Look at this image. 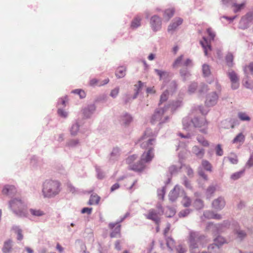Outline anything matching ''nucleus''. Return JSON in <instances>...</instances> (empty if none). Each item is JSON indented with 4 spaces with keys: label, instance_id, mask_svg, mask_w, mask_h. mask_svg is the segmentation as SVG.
<instances>
[{
    "label": "nucleus",
    "instance_id": "9d476101",
    "mask_svg": "<svg viewBox=\"0 0 253 253\" xmlns=\"http://www.w3.org/2000/svg\"><path fill=\"white\" fill-rule=\"evenodd\" d=\"M228 76L231 82V87L233 89H236L239 86V78L237 74L233 71H229L228 73Z\"/></svg>",
    "mask_w": 253,
    "mask_h": 253
},
{
    "label": "nucleus",
    "instance_id": "9b49d317",
    "mask_svg": "<svg viewBox=\"0 0 253 253\" xmlns=\"http://www.w3.org/2000/svg\"><path fill=\"white\" fill-rule=\"evenodd\" d=\"M150 25L154 31L160 30L161 28V18L156 15L152 16L150 20Z\"/></svg>",
    "mask_w": 253,
    "mask_h": 253
},
{
    "label": "nucleus",
    "instance_id": "f257e3e1",
    "mask_svg": "<svg viewBox=\"0 0 253 253\" xmlns=\"http://www.w3.org/2000/svg\"><path fill=\"white\" fill-rule=\"evenodd\" d=\"M155 139L151 138L145 132L144 135L139 139L140 147L142 149H146L141 156L140 162L145 165L146 163H149L154 157V142Z\"/></svg>",
    "mask_w": 253,
    "mask_h": 253
},
{
    "label": "nucleus",
    "instance_id": "4be33fe9",
    "mask_svg": "<svg viewBox=\"0 0 253 253\" xmlns=\"http://www.w3.org/2000/svg\"><path fill=\"white\" fill-rule=\"evenodd\" d=\"M109 81V79L104 80L102 82L99 83V81L96 79H92L89 81V85L90 86L99 85L101 86L107 84Z\"/></svg>",
    "mask_w": 253,
    "mask_h": 253
},
{
    "label": "nucleus",
    "instance_id": "3c124183",
    "mask_svg": "<svg viewBox=\"0 0 253 253\" xmlns=\"http://www.w3.org/2000/svg\"><path fill=\"white\" fill-rule=\"evenodd\" d=\"M197 87L196 83H192L189 87L188 91L190 93L194 92Z\"/></svg>",
    "mask_w": 253,
    "mask_h": 253
},
{
    "label": "nucleus",
    "instance_id": "e433bc0d",
    "mask_svg": "<svg viewBox=\"0 0 253 253\" xmlns=\"http://www.w3.org/2000/svg\"><path fill=\"white\" fill-rule=\"evenodd\" d=\"M183 56L182 55L177 57L173 63L172 67L173 68H177L182 65V60L183 59Z\"/></svg>",
    "mask_w": 253,
    "mask_h": 253
},
{
    "label": "nucleus",
    "instance_id": "bf43d9fd",
    "mask_svg": "<svg viewBox=\"0 0 253 253\" xmlns=\"http://www.w3.org/2000/svg\"><path fill=\"white\" fill-rule=\"evenodd\" d=\"M229 160L233 164H236L238 163V159L237 156H234L233 158L229 157Z\"/></svg>",
    "mask_w": 253,
    "mask_h": 253
},
{
    "label": "nucleus",
    "instance_id": "052dcab7",
    "mask_svg": "<svg viewBox=\"0 0 253 253\" xmlns=\"http://www.w3.org/2000/svg\"><path fill=\"white\" fill-rule=\"evenodd\" d=\"M238 237L241 239H243L246 236V234L242 231H237Z\"/></svg>",
    "mask_w": 253,
    "mask_h": 253
},
{
    "label": "nucleus",
    "instance_id": "79ce46f5",
    "mask_svg": "<svg viewBox=\"0 0 253 253\" xmlns=\"http://www.w3.org/2000/svg\"><path fill=\"white\" fill-rule=\"evenodd\" d=\"M207 31L210 37V41H213L215 37V34L214 31L211 28L207 29Z\"/></svg>",
    "mask_w": 253,
    "mask_h": 253
},
{
    "label": "nucleus",
    "instance_id": "423d86ee",
    "mask_svg": "<svg viewBox=\"0 0 253 253\" xmlns=\"http://www.w3.org/2000/svg\"><path fill=\"white\" fill-rule=\"evenodd\" d=\"M253 21V9L249 11L242 17L240 21V26L242 29H246L249 24Z\"/></svg>",
    "mask_w": 253,
    "mask_h": 253
},
{
    "label": "nucleus",
    "instance_id": "f3484780",
    "mask_svg": "<svg viewBox=\"0 0 253 253\" xmlns=\"http://www.w3.org/2000/svg\"><path fill=\"white\" fill-rule=\"evenodd\" d=\"M246 4V1H244L241 3L238 4L236 2V0H235L234 2L233 3L231 7L233 8V10L234 13H237L240 11L241 10L243 9Z\"/></svg>",
    "mask_w": 253,
    "mask_h": 253
},
{
    "label": "nucleus",
    "instance_id": "603ef678",
    "mask_svg": "<svg viewBox=\"0 0 253 253\" xmlns=\"http://www.w3.org/2000/svg\"><path fill=\"white\" fill-rule=\"evenodd\" d=\"M16 233L17 234V240L19 241H21L23 238V236L22 233L21 229H17V230L16 231Z\"/></svg>",
    "mask_w": 253,
    "mask_h": 253
},
{
    "label": "nucleus",
    "instance_id": "1a4fd4ad",
    "mask_svg": "<svg viewBox=\"0 0 253 253\" xmlns=\"http://www.w3.org/2000/svg\"><path fill=\"white\" fill-rule=\"evenodd\" d=\"M165 111V110L164 108L157 109L151 118V123L154 124L157 122H159L160 124L163 123L164 121L162 120V118Z\"/></svg>",
    "mask_w": 253,
    "mask_h": 253
},
{
    "label": "nucleus",
    "instance_id": "6ab92c4d",
    "mask_svg": "<svg viewBox=\"0 0 253 253\" xmlns=\"http://www.w3.org/2000/svg\"><path fill=\"white\" fill-rule=\"evenodd\" d=\"M16 192V188L13 185H6L2 190L3 194L11 195Z\"/></svg>",
    "mask_w": 253,
    "mask_h": 253
},
{
    "label": "nucleus",
    "instance_id": "864d4df0",
    "mask_svg": "<svg viewBox=\"0 0 253 253\" xmlns=\"http://www.w3.org/2000/svg\"><path fill=\"white\" fill-rule=\"evenodd\" d=\"M235 0H222V4L225 5H230L231 6L232 5L233 3Z\"/></svg>",
    "mask_w": 253,
    "mask_h": 253
},
{
    "label": "nucleus",
    "instance_id": "39448f33",
    "mask_svg": "<svg viewBox=\"0 0 253 253\" xmlns=\"http://www.w3.org/2000/svg\"><path fill=\"white\" fill-rule=\"evenodd\" d=\"M201 237H199L196 233H191L189 238L190 248L191 253H198L199 250L197 246V243L202 240Z\"/></svg>",
    "mask_w": 253,
    "mask_h": 253
},
{
    "label": "nucleus",
    "instance_id": "f704fd0d",
    "mask_svg": "<svg viewBox=\"0 0 253 253\" xmlns=\"http://www.w3.org/2000/svg\"><path fill=\"white\" fill-rule=\"evenodd\" d=\"M169 92L168 90H165L163 92L160 96L159 105L166 101L169 97Z\"/></svg>",
    "mask_w": 253,
    "mask_h": 253
},
{
    "label": "nucleus",
    "instance_id": "7ed1b4c3",
    "mask_svg": "<svg viewBox=\"0 0 253 253\" xmlns=\"http://www.w3.org/2000/svg\"><path fill=\"white\" fill-rule=\"evenodd\" d=\"M60 183L58 181L47 180L43 184L42 193L44 197H51L60 192Z\"/></svg>",
    "mask_w": 253,
    "mask_h": 253
},
{
    "label": "nucleus",
    "instance_id": "412c9836",
    "mask_svg": "<svg viewBox=\"0 0 253 253\" xmlns=\"http://www.w3.org/2000/svg\"><path fill=\"white\" fill-rule=\"evenodd\" d=\"M204 41H201L200 43L204 49V52L206 55H208V50H211V43L205 38H203Z\"/></svg>",
    "mask_w": 253,
    "mask_h": 253
},
{
    "label": "nucleus",
    "instance_id": "7c9ffc66",
    "mask_svg": "<svg viewBox=\"0 0 253 253\" xmlns=\"http://www.w3.org/2000/svg\"><path fill=\"white\" fill-rule=\"evenodd\" d=\"M234 56L233 54L231 53H228L226 57H225V60L228 66L231 67H232L233 64V61Z\"/></svg>",
    "mask_w": 253,
    "mask_h": 253
},
{
    "label": "nucleus",
    "instance_id": "de8ad7c7",
    "mask_svg": "<svg viewBox=\"0 0 253 253\" xmlns=\"http://www.w3.org/2000/svg\"><path fill=\"white\" fill-rule=\"evenodd\" d=\"M216 154L217 155L221 156L223 154V151L221 148V146L220 144H218L216 147Z\"/></svg>",
    "mask_w": 253,
    "mask_h": 253
},
{
    "label": "nucleus",
    "instance_id": "bb28decb",
    "mask_svg": "<svg viewBox=\"0 0 253 253\" xmlns=\"http://www.w3.org/2000/svg\"><path fill=\"white\" fill-rule=\"evenodd\" d=\"M141 18L138 16L135 17L131 22V27L133 28H136L140 26Z\"/></svg>",
    "mask_w": 253,
    "mask_h": 253
},
{
    "label": "nucleus",
    "instance_id": "a19ab883",
    "mask_svg": "<svg viewBox=\"0 0 253 253\" xmlns=\"http://www.w3.org/2000/svg\"><path fill=\"white\" fill-rule=\"evenodd\" d=\"M167 245L169 249L172 248L174 246V241L173 239L170 237H168L166 238Z\"/></svg>",
    "mask_w": 253,
    "mask_h": 253
},
{
    "label": "nucleus",
    "instance_id": "774afa93",
    "mask_svg": "<svg viewBox=\"0 0 253 253\" xmlns=\"http://www.w3.org/2000/svg\"><path fill=\"white\" fill-rule=\"evenodd\" d=\"M120 187V185L118 183H115L111 188V191L113 192L114 191L118 189Z\"/></svg>",
    "mask_w": 253,
    "mask_h": 253
},
{
    "label": "nucleus",
    "instance_id": "c756f323",
    "mask_svg": "<svg viewBox=\"0 0 253 253\" xmlns=\"http://www.w3.org/2000/svg\"><path fill=\"white\" fill-rule=\"evenodd\" d=\"M132 120V117L127 114L122 116L121 121L124 125H127L129 124Z\"/></svg>",
    "mask_w": 253,
    "mask_h": 253
},
{
    "label": "nucleus",
    "instance_id": "69168bd1",
    "mask_svg": "<svg viewBox=\"0 0 253 253\" xmlns=\"http://www.w3.org/2000/svg\"><path fill=\"white\" fill-rule=\"evenodd\" d=\"M191 64H192V61L189 59H186V60L185 61H184L182 64V65L185 67L190 66Z\"/></svg>",
    "mask_w": 253,
    "mask_h": 253
},
{
    "label": "nucleus",
    "instance_id": "a878e982",
    "mask_svg": "<svg viewBox=\"0 0 253 253\" xmlns=\"http://www.w3.org/2000/svg\"><path fill=\"white\" fill-rule=\"evenodd\" d=\"M126 68L124 67H119L116 72V75L118 78H122L126 75Z\"/></svg>",
    "mask_w": 253,
    "mask_h": 253
},
{
    "label": "nucleus",
    "instance_id": "ddd939ff",
    "mask_svg": "<svg viewBox=\"0 0 253 253\" xmlns=\"http://www.w3.org/2000/svg\"><path fill=\"white\" fill-rule=\"evenodd\" d=\"M214 243L213 244L210 245L208 247V250L211 251V250L215 249L216 250H219V246L222 245L225 243V240L223 238L220 236L217 237L214 241Z\"/></svg>",
    "mask_w": 253,
    "mask_h": 253
},
{
    "label": "nucleus",
    "instance_id": "0eeeda50",
    "mask_svg": "<svg viewBox=\"0 0 253 253\" xmlns=\"http://www.w3.org/2000/svg\"><path fill=\"white\" fill-rule=\"evenodd\" d=\"M192 122L195 127H205V128L201 129V131L203 133H207V128L208 123L205 117L195 118L192 120Z\"/></svg>",
    "mask_w": 253,
    "mask_h": 253
},
{
    "label": "nucleus",
    "instance_id": "473e14b6",
    "mask_svg": "<svg viewBox=\"0 0 253 253\" xmlns=\"http://www.w3.org/2000/svg\"><path fill=\"white\" fill-rule=\"evenodd\" d=\"M174 10L173 8H169L165 10L164 17L169 20L174 14Z\"/></svg>",
    "mask_w": 253,
    "mask_h": 253
},
{
    "label": "nucleus",
    "instance_id": "20e7f679",
    "mask_svg": "<svg viewBox=\"0 0 253 253\" xmlns=\"http://www.w3.org/2000/svg\"><path fill=\"white\" fill-rule=\"evenodd\" d=\"M137 158V156L136 155H131L126 158V163L128 165L129 169L135 171H141L145 169L146 166L140 162V161L134 163Z\"/></svg>",
    "mask_w": 253,
    "mask_h": 253
},
{
    "label": "nucleus",
    "instance_id": "e2e57ef3",
    "mask_svg": "<svg viewBox=\"0 0 253 253\" xmlns=\"http://www.w3.org/2000/svg\"><path fill=\"white\" fill-rule=\"evenodd\" d=\"M170 228V225L169 223H168L167 227L165 229L164 231V235L165 237L167 236L168 233L169 232Z\"/></svg>",
    "mask_w": 253,
    "mask_h": 253
},
{
    "label": "nucleus",
    "instance_id": "b1692460",
    "mask_svg": "<svg viewBox=\"0 0 253 253\" xmlns=\"http://www.w3.org/2000/svg\"><path fill=\"white\" fill-rule=\"evenodd\" d=\"M245 140V136L243 133H239L232 140V143H243Z\"/></svg>",
    "mask_w": 253,
    "mask_h": 253
},
{
    "label": "nucleus",
    "instance_id": "c85d7f7f",
    "mask_svg": "<svg viewBox=\"0 0 253 253\" xmlns=\"http://www.w3.org/2000/svg\"><path fill=\"white\" fill-rule=\"evenodd\" d=\"M204 215L206 217L208 218L220 219L221 218L220 215L214 214L213 212L210 211H206Z\"/></svg>",
    "mask_w": 253,
    "mask_h": 253
},
{
    "label": "nucleus",
    "instance_id": "8fccbe9b",
    "mask_svg": "<svg viewBox=\"0 0 253 253\" xmlns=\"http://www.w3.org/2000/svg\"><path fill=\"white\" fill-rule=\"evenodd\" d=\"M155 71L157 74V75L159 76L160 79H161L164 76L167 75V72L159 70L158 69H155Z\"/></svg>",
    "mask_w": 253,
    "mask_h": 253
},
{
    "label": "nucleus",
    "instance_id": "ea45409f",
    "mask_svg": "<svg viewBox=\"0 0 253 253\" xmlns=\"http://www.w3.org/2000/svg\"><path fill=\"white\" fill-rule=\"evenodd\" d=\"M194 206L197 210L201 209L203 208V202L200 199L196 200L194 203Z\"/></svg>",
    "mask_w": 253,
    "mask_h": 253
},
{
    "label": "nucleus",
    "instance_id": "6e6552de",
    "mask_svg": "<svg viewBox=\"0 0 253 253\" xmlns=\"http://www.w3.org/2000/svg\"><path fill=\"white\" fill-rule=\"evenodd\" d=\"M108 227L111 230V237L115 238L120 236L121 225L119 222L110 223L109 224Z\"/></svg>",
    "mask_w": 253,
    "mask_h": 253
},
{
    "label": "nucleus",
    "instance_id": "37998d69",
    "mask_svg": "<svg viewBox=\"0 0 253 253\" xmlns=\"http://www.w3.org/2000/svg\"><path fill=\"white\" fill-rule=\"evenodd\" d=\"M79 129V126L78 124H76L73 125L71 128V133L72 135H75L77 134Z\"/></svg>",
    "mask_w": 253,
    "mask_h": 253
},
{
    "label": "nucleus",
    "instance_id": "5701e85b",
    "mask_svg": "<svg viewBox=\"0 0 253 253\" xmlns=\"http://www.w3.org/2000/svg\"><path fill=\"white\" fill-rule=\"evenodd\" d=\"M100 200V197L96 194H92L90 196L89 200L88 201V205H97Z\"/></svg>",
    "mask_w": 253,
    "mask_h": 253
},
{
    "label": "nucleus",
    "instance_id": "5fc2aeb1",
    "mask_svg": "<svg viewBox=\"0 0 253 253\" xmlns=\"http://www.w3.org/2000/svg\"><path fill=\"white\" fill-rule=\"evenodd\" d=\"M92 208H84L82 210V213H87L88 214H90L92 211Z\"/></svg>",
    "mask_w": 253,
    "mask_h": 253
},
{
    "label": "nucleus",
    "instance_id": "49530a36",
    "mask_svg": "<svg viewBox=\"0 0 253 253\" xmlns=\"http://www.w3.org/2000/svg\"><path fill=\"white\" fill-rule=\"evenodd\" d=\"M73 92L79 94L81 98H84L85 96V92L81 89H76L73 91Z\"/></svg>",
    "mask_w": 253,
    "mask_h": 253
},
{
    "label": "nucleus",
    "instance_id": "09e8293b",
    "mask_svg": "<svg viewBox=\"0 0 253 253\" xmlns=\"http://www.w3.org/2000/svg\"><path fill=\"white\" fill-rule=\"evenodd\" d=\"M183 204L184 207H189L191 204L190 199L187 196H185L183 200Z\"/></svg>",
    "mask_w": 253,
    "mask_h": 253
},
{
    "label": "nucleus",
    "instance_id": "72a5a7b5",
    "mask_svg": "<svg viewBox=\"0 0 253 253\" xmlns=\"http://www.w3.org/2000/svg\"><path fill=\"white\" fill-rule=\"evenodd\" d=\"M30 212L32 215L35 216H41L44 214L43 211L38 209H31L30 210Z\"/></svg>",
    "mask_w": 253,
    "mask_h": 253
},
{
    "label": "nucleus",
    "instance_id": "4d7b16f0",
    "mask_svg": "<svg viewBox=\"0 0 253 253\" xmlns=\"http://www.w3.org/2000/svg\"><path fill=\"white\" fill-rule=\"evenodd\" d=\"M119 89L118 88H116L112 90L110 95L112 97H116L119 93Z\"/></svg>",
    "mask_w": 253,
    "mask_h": 253
},
{
    "label": "nucleus",
    "instance_id": "cd10ccee",
    "mask_svg": "<svg viewBox=\"0 0 253 253\" xmlns=\"http://www.w3.org/2000/svg\"><path fill=\"white\" fill-rule=\"evenodd\" d=\"M197 140L198 142L204 147H208L210 145L209 141L202 136H198Z\"/></svg>",
    "mask_w": 253,
    "mask_h": 253
},
{
    "label": "nucleus",
    "instance_id": "c9c22d12",
    "mask_svg": "<svg viewBox=\"0 0 253 253\" xmlns=\"http://www.w3.org/2000/svg\"><path fill=\"white\" fill-rule=\"evenodd\" d=\"M244 72L247 76L249 74H253V63H251L244 68Z\"/></svg>",
    "mask_w": 253,
    "mask_h": 253
},
{
    "label": "nucleus",
    "instance_id": "a211bd4d",
    "mask_svg": "<svg viewBox=\"0 0 253 253\" xmlns=\"http://www.w3.org/2000/svg\"><path fill=\"white\" fill-rule=\"evenodd\" d=\"M12 249V242L11 240H8L4 242L2 252L3 253H9Z\"/></svg>",
    "mask_w": 253,
    "mask_h": 253
},
{
    "label": "nucleus",
    "instance_id": "338daca9",
    "mask_svg": "<svg viewBox=\"0 0 253 253\" xmlns=\"http://www.w3.org/2000/svg\"><path fill=\"white\" fill-rule=\"evenodd\" d=\"M186 172L189 176H192L193 174V171L190 167H186Z\"/></svg>",
    "mask_w": 253,
    "mask_h": 253
},
{
    "label": "nucleus",
    "instance_id": "c03bdc74",
    "mask_svg": "<svg viewBox=\"0 0 253 253\" xmlns=\"http://www.w3.org/2000/svg\"><path fill=\"white\" fill-rule=\"evenodd\" d=\"M143 85V83L141 81H139L138 82V84L135 85V87L136 88V92L135 93L134 96L133 97V99H134L136 97V96L138 94L139 91L141 89Z\"/></svg>",
    "mask_w": 253,
    "mask_h": 253
},
{
    "label": "nucleus",
    "instance_id": "aec40b11",
    "mask_svg": "<svg viewBox=\"0 0 253 253\" xmlns=\"http://www.w3.org/2000/svg\"><path fill=\"white\" fill-rule=\"evenodd\" d=\"M183 20L180 18H176L174 21L170 24L168 27V31H171L174 30L179 25H181Z\"/></svg>",
    "mask_w": 253,
    "mask_h": 253
},
{
    "label": "nucleus",
    "instance_id": "4c0bfd02",
    "mask_svg": "<svg viewBox=\"0 0 253 253\" xmlns=\"http://www.w3.org/2000/svg\"><path fill=\"white\" fill-rule=\"evenodd\" d=\"M238 117L239 118L243 121H249L251 120L250 117H249L247 114L244 112H239L238 113Z\"/></svg>",
    "mask_w": 253,
    "mask_h": 253
},
{
    "label": "nucleus",
    "instance_id": "dca6fc26",
    "mask_svg": "<svg viewBox=\"0 0 253 253\" xmlns=\"http://www.w3.org/2000/svg\"><path fill=\"white\" fill-rule=\"evenodd\" d=\"M224 206V200L221 197L215 200L212 203V207L216 210H221Z\"/></svg>",
    "mask_w": 253,
    "mask_h": 253
},
{
    "label": "nucleus",
    "instance_id": "393cba45",
    "mask_svg": "<svg viewBox=\"0 0 253 253\" xmlns=\"http://www.w3.org/2000/svg\"><path fill=\"white\" fill-rule=\"evenodd\" d=\"M192 150L193 153L198 157H200V158H202L204 156L205 154V151L203 149H200L197 146H194Z\"/></svg>",
    "mask_w": 253,
    "mask_h": 253
},
{
    "label": "nucleus",
    "instance_id": "680f3d73",
    "mask_svg": "<svg viewBox=\"0 0 253 253\" xmlns=\"http://www.w3.org/2000/svg\"><path fill=\"white\" fill-rule=\"evenodd\" d=\"M189 213V211L188 210H186L184 211H181L179 212V216L180 217H184L188 215Z\"/></svg>",
    "mask_w": 253,
    "mask_h": 253
},
{
    "label": "nucleus",
    "instance_id": "13d9d810",
    "mask_svg": "<svg viewBox=\"0 0 253 253\" xmlns=\"http://www.w3.org/2000/svg\"><path fill=\"white\" fill-rule=\"evenodd\" d=\"M176 250L178 252V253H185L186 252V250L185 248H183L181 246L179 245L178 246Z\"/></svg>",
    "mask_w": 253,
    "mask_h": 253
},
{
    "label": "nucleus",
    "instance_id": "f8f14e48",
    "mask_svg": "<svg viewBox=\"0 0 253 253\" xmlns=\"http://www.w3.org/2000/svg\"><path fill=\"white\" fill-rule=\"evenodd\" d=\"M218 99V96L215 92H212L208 95L207 97L205 104L208 106H212L214 105Z\"/></svg>",
    "mask_w": 253,
    "mask_h": 253
},
{
    "label": "nucleus",
    "instance_id": "f03ea898",
    "mask_svg": "<svg viewBox=\"0 0 253 253\" xmlns=\"http://www.w3.org/2000/svg\"><path fill=\"white\" fill-rule=\"evenodd\" d=\"M10 208L17 215L20 217L27 216V205L20 198H13L9 203Z\"/></svg>",
    "mask_w": 253,
    "mask_h": 253
},
{
    "label": "nucleus",
    "instance_id": "58836bf2",
    "mask_svg": "<svg viewBox=\"0 0 253 253\" xmlns=\"http://www.w3.org/2000/svg\"><path fill=\"white\" fill-rule=\"evenodd\" d=\"M203 73L205 76H208L211 74V70L209 66L204 64L203 66Z\"/></svg>",
    "mask_w": 253,
    "mask_h": 253
},
{
    "label": "nucleus",
    "instance_id": "2eb2a0df",
    "mask_svg": "<svg viewBox=\"0 0 253 253\" xmlns=\"http://www.w3.org/2000/svg\"><path fill=\"white\" fill-rule=\"evenodd\" d=\"M181 189L180 187L176 185L169 193V199L171 201H175L178 197Z\"/></svg>",
    "mask_w": 253,
    "mask_h": 253
},
{
    "label": "nucleus",
    "instance_id": "6e6d98bb",
    "mask_svg": "<svg viewBox=\"0 0 253 253\" xmlns=\"http://www.w3.org/2000/svg\"><path fill=\"white\" fill-rule=\"evenodd\" d=\"M58 114L62 117L66 118L67 116V113L62 109H58Z\"/></svg>",
    "mask_w": 253,
    "mask_h": 253
},
{
    "label": "nucleus",
    "instance_id": "a18cd8bd",
    "mask_svg": "<svg viewBox=\"0 0 253 253\" xmlns=\"http://www.w3.org/2000/svg\"><path fill=\"white\" fill-rule=\"evenodd\" d=\"M244 171L235 172L231 175V178L234 180L239 179L243 174Z\"/></svg>",
    "mask_w": 253,
    "mask_h": 253
},
{
    "label": "nucleus",
    "instance_id": "0e129e2a",
    "mask_svg": "<svg viewBox=\"0 0 253 253\" xmlns=\"http://www.w3.org/2000/svg\"><path fill=\"white\" fill-rule=\"evenodd\" d=\"M181 105V101H175V102H173L172 104H171V106H172V107L174 108L175 107H178L179 106H180Z\"/></svg>",
    "mask_w": 253,
    "mask_h": 253
},
{
    "label": "nucleus",
    "instance_id": "2f4dec72",
    "mask_svg": "<svg viewBox=\"0 0 253 253\" xmlns=\"http://www.w3.org/2000/svg\"><path fill=\"white\" fill-rule=\"evenodd\" d=\"M202 166L205 170L210 172L211 171L212 166L211 164L207 160H203L202 162Z\"/></svg>",
    "mask_w": 253,
    "mask_h": 253
},
{
    "label": "nucleus",
    "instance_id": "4468645a",
    "mask_svg": "<svg viewBox=\"0 0 253 253\" xmlns=\"http://www.w3.org/2000/svg\"><path fill=\"white\" fill-rule=\"evenodd\" d=\"M145 216L147 219L154 221L156 224H159L160 222V218L158 213L153 209L149 210Z\"/></svg>",
    "mask_w": 253,
    "mask_h": 253
}]
</instances>
